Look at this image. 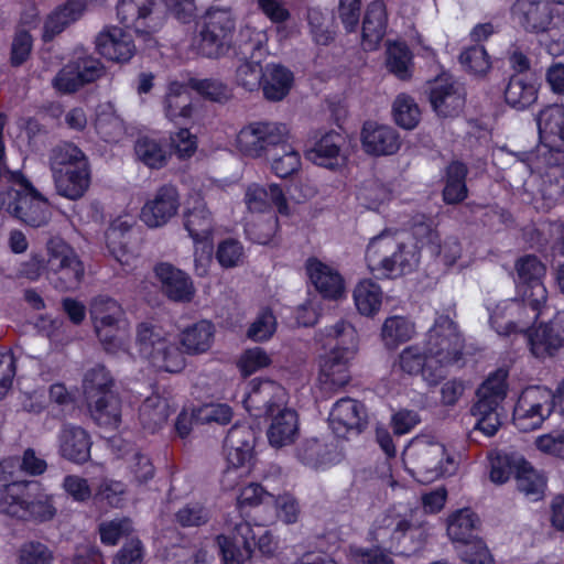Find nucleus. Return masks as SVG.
<instances>
[{"instance_id": "1", "label": "nucleus", "mask_w": 564, "mask_h": 564, "mask_svg": "<svg viewBox=\"0 0 564 564\" xmlns=\"http://www.w3.org/2000/svg\"><path fill=\"white\" fill-rule=\"evenodd\" d=\"M329 352L319 357L318 388L327 397L339 391L350 381L348 362L357 347V333L350 323L338 321L325 328Z\"/></svg>"}, {"instance_id": "2", "label": "nucleus", "mask_w": 564, "mask_h": 564, "mask_svg": "<svg viewBox=\"0 0 564 564\" xmlns=\"http://www.w3.org/2000/svg\"><path fill=\"white\" fill-rule=\"evenodd\" d=\"M0 513L35 524L53 520L57 513L53 496L32 480H14L0 486Z\"/></svg>"}, {"instance_id": "3", "label": "nucleus", "mask_w": 564, "mask_h": 564, "mask_svg": "<svg viewBox=\"0 0 564 564\" xmlns=\"http://www.w3.org/2000/svg\"><path fill=\"white\" fill-rule=\"evenodd\" d=\"M166 7L182 22H188L196 11L194 0H120L117 17L126 28L150 35L161 28Z\"/></svg>"}, {"instance_id": "4", "label": "nucleus", "mask_w": 564, "mask_h": 564, "mask_svg": "<svg viewBox=\"0 0 564 564\" xmlns=\"http://www.w3.org/2000/svg\"><path fill=\"white\" fill-rule=\"evenodd\" d=\"M488 459L490 464L489 477L492 482L502 485L513 477L518 490L530 500L538 501L543 498L547 478L521 454L495 451L489 454Z\"/></svg>"}, {"instance_id": "5", "label": "nucleus", "mask_w": 564, "mask_h": 564, "mask_svg": "<svg viewBox=\"0 0 564 564\" xmlns=\"http://www.w3.org/2000/svg\"><path fill=\"white\" fill-rule=\"evenodd\" d=\"M216 543L224 564H247L254 549L263 555H272L276 549V542L269 530L246 521L235 524L232 536L218 535Z\"/></svg>"}, {"instance_id": "6", "label": "nucleus", "mask_w": 564, "mask_h": 564, "mask_svg": "<svg viewBox=\"0 0 564 564\" xmlns=\"http://www.w3.org/2000/svg\"><path fill=\"white\" fill-rule=\"evenodd\" d=\"M112 384L109 371L100 365L84 376L83 389L91 417L101 426H116L120 421V401L111 390Z\"/></svg>"}, {"instance_id": "7", "label": "nucleus", "mask_w": 564, "mask_h": 564, "mask_svg": "<svg viewBox=\"0 0 564 564\" xmlns=\"http://www.w3.org/2000/svg\"><path fill=\"white\" fill-rule=\"evenodd\" d=\"M137 345L140 355L159 370L180 372L185 367L182 351L159 326L141 323L137 329Z\"/></svg>"}, {"instance_id": "8", "label": "nucleus", "mask_w": 564, "mask_h": 564, "mask_svg": "<svg viewBox=\"0 0 564 564\" xmlns=\"http://www.w3.org/2000/svg\"><path fill=\"white\" fill-rule=\"evenodd\" d=\"M424 350L431 357L433 367H441L444 380L446 367L459 361L463 357L464 338L456 323L446 315L438 316L426 334Z\"/></svg>"}, {"instance_id": "9", "label": "nucleus", "mask_w": 564, "mask_h": 564, "mask_svg": "<svg viewBox=\"0 0 564 564\" xmlns=\"http://www.w3.org/2000/svg\"><path fill=\"white\" fill-rule=\"evenodd\" d=\"M286 124L278 121H252L240 129L237 134V149L241 154L252 159L265 158L289 141Z\"/></svg>"}, {"instance_id": "10", "label": "nucleus", "mask_w": 564, "mask_h": 564, "mask_svg": "<svg viewBox=\"0 0 564 564\" xmlns=\"http://www.w3.org/2000/svg\"><path fill=\"white\" fill-rule=\"evenodd\" d=\"M556 390L545 387H531L519 397L513 411L514 424L521 431H532L554 412L560 414Z\"/></svg>"}, {"instance_id": "11", "label": "nucleus", "mask_w": 564, "mask_h": 564, "mask_svg": "<svg viewBox=\"0 0 564 564\" xmlns=\"http://www.w3.org/2000/svg\"><path fill=\"white\" fill-rule=\"evenodd\" d=\"M11 178L23 191L9 193L10 200L6 207L8 213L33 228L47 225L51 218L47 199L21 173H11Z\"/></svg>"}, {"instance_id": "12", "label": "nucleus", "mask_w": 564, "mask_h": 564, "mask_svg": "<svg viewBox=\"0 0 564 564\" xmlns=\"http://www.w3.org/2000/svg\"><path fill=\"white\" fill-rule=\"evenodd\" d=\"M47 275L61 291L77 289L83 276L84 265L73 248L62 238L54 237L47 242Z\"/></svg>"}, {"instance_id": "13", "label": "nucleus", "mask_w": 564, "mask_h": 564, "mask_svg": "<svg viewBox=\"0 0 564 564\" xmlns=\"http://www.w3.org/2000/svg\"><path fill=\"white\" fill-rule=\"evenodd\" d=\"M518 293L523 305L533 312V321L543 314L547 301V290L542 281L546 268L534 254H527L516 262Z\"/></svg>"}, {"instance_id": "14", "label": "nucleus", "mask_w": 564, "mask_h": 564, "mask_svg": "<svg viewBox=\"0 0 564 564\" xmlns=\"http://www.w3.org/2000/svg\"><path fill=\"white\" fill-rule=\"evenodd\" d=\"M236 20L227 9H210L204 17L199 32V50L203 55L217 58L231 47Z\"/></svg>"}, {"instance_id": "15", "label": "nucleus", "mask_w": 564, "mask_h": 564, "mask_svg": "<svg viewBox=\"0 0 564 564\" xmlns=\"http://www.w3.org/2000/svg\"><path fill=\"white\" fill-rule=\"evenodd\" d=\"M240 54L246 59L236 69V83L247 91H254L260 88L263 75V67L256 57L261 55L263 34L250 28L240 31Z\"/></svg>"}, {"instance_id": "16", "label": "nucleus", "mask_w": 564, "mask_h": 564, "mask_svg": "<svg viewBox=\"0 0 564 564\" xmlns=\"http://www.w3.org/2000/svg\"><path fill=\"white\" fill-rule=\"evenodd\" d=\"M256 443L254 431L246 424H235L231 426L224 441V451L229 468L224 474V486L232 487L230 477L236 474L240 467L248 465L253 458Z\"/></svg>"}, {"instance_id": "17", "label": "nucleus", "mask_w": 564, "mask_h": 564, "mask_svg": "<svg viewBox=\"0 0 564 564\" xmlns=\"http://www.w3.org/2000/svg\"><path fill=\"white\" fill-rule=\"evenodd\" d=\"M531 354L539 359L564 351V312H556L547 322L527 330Z\"/></svg>"}, {"instance_id": "18", "label": "nucleus", "mask_w": 564, "mask_h": 564, "mask_svg": "<svg viewBox=\"0 0 564 564\" xmlns=\"http://www.w3.org/2000/svg\"><path fill=\"white\" fill-rule=\"evenodd\" d=\"M285 402V390L272 380L257 379L250 382V390L243 400L246 410L256 417L271 416L281 411Z\"/></svg>"}, {"instance_id": "19", "label": "nucleus", "mask_w": 564, "mask_h": 564, "mask_svg": "<svg viewBox=\"0 0 564 564\" xmlns=\"http://www.w3.org/2000/svg\"><path fill=\"white\" fill-rule=\"evenodd\" d=\"M511 13L525 32L534 34L549 32L556 15L554 3L546 0H517Z\"/></svg>"}, {"instance_id": "20", "label": "nucleus", "mask_w": 564, "mask_h": 564, "mask_svg": "<svg viewBox=\"0 0 564 564\" xmlns=\"http://www.w3.org/2000/svg\"><path fill=\"white\" fill-rule=\"evenodd\" d=\"M429 101L440 117H454L465 106V96L449 74L443 73L429 82Z\"/></svg>"}, {"instance_id": "21", "label": "nucleus", "mask_w": 564, "mask_h": 564, "mask_svg": "<svg viewBox=\"0 0 564 564\" xmlns=\"http://www.w3.org/2000/svg\"><path fill=\"white\" fill-rule=\"evenodd\" d=\"M178 208V191L174 185L166 184L158 188L153 198L144 204L140 218L150 228L161 227L177 214Z\"/></svg>"}, {"instance_id": "22", "label": "nucleus", "mask_w": 564, "mask_h": 564, "mask_svg": "<svg viewBox=\"0 0 564 564\" xmlns=\"http://www.w3.org/2000/svg\"><path fill=\"white\" fill-rule=\"evenodd\" d=\"M97 52L109 61L124 63L135 53L131 35L118 26H106L95 40Z\"/></svg>"}, {"instance_id": "23", "label": "nucleus", "mask_w": 564, "mask_h": 564, "mask_svg": "<svg viewBox=\"0 0 564 564\" xmlns=\"http://www.w3.org/2000/svg\"><path fill=\"white\" fill-rule=\"evenodd\" d=\"M59 455L75 464H84L90 458L91 438L82 426L65 423L62 425L58 436Z\"/></svg>"}, {"instance_id": "24", "label": "nucleus", "mask_w": 564, "mask_h": 564, "mask_svg": "<svg viewBox=\"0 0 564 564\" xmlns=\"http://www.w3.org/2000/svg\"><path fill=\"white\" fill-rule=\"evenodd\" d=\"M329 422L338 436H345L350 431L360 433L366 424V409L355 399L341 398L334 404Z\"/></svg>"}, {"instance_id": "25", "label": "nucleus", "mask_w": 564, "mask_h": 564, "mask_svg": "<svg viewBox=\"0 0 564 564\" xmlns=\"http://www.w3.org/2000/svg\"><path fill=\"white\" fill-rule=\"evenodd\" d=\"M163 293L174 302L192 301L195 289L193 282L185 272L170 263H160L155 267Z\"/></svg>"}, {"instance_id": "26", "label": "nucleus", "mask_w": 564, "mask_h": 564, "mask_svg": "<svg viewBox=\"0 0 564 564\" xmlns=\"http://www.w3.org/2000/svg\"><path fill=\"white\" fill-rule=\"evenodd\" d=\"M541 142L552 151L564 152V106L553 105L538 117Z\"/></svg>"}, {"instance_id": "27", "label": "nucleus", "mask_w": 564, "mask_h": 564, "mask_svg": "<svg viewBox=\"0 0 564 564\" xmlns=\"http://www.w3.org/2000/svg\"><path fill=\"white\" fill-rule=\"evenodd\" d=\"M58 195L77 200L82 198L90 185V169L88 163L52 173Z\"/></svg>"}, {"instance_id": "28", "label": "nucleus", "mask_w": 564, "mask_h": 564, "mask_svg": "<svg viewBox=\"0 0 564 564\" xmlns=\"http://www.w3.org/2000/svg\"><path fill=\"white\" fill-rule=\"evenodd\" d=\"M400 367L409 375H421L429 386L435 387L443 381L440 366L433 367L431 357L417 346H409L400 354Z\"/></svg>"}, {"instance_id": "29", "label": "nucleus", "mask_w": 564, "mask_h": 564, "mask_svg": "<svg viewBox=\"0 0 564 564\" xmlns=\"http://www.w3.org/2000/svg\"><path fill=\"white\" fill-rule=\"evenodd\" d=\"M306 271L311 282L324 297L337 300L343 295V278L332 267L311 258L306 261Z\"/></svg>"}, {"instance_id": "30", "label": "nucleus", "mask_w": 564, "mask_h": 564, "mask_svg": "<svg viewBox=\"0 0 564 564\" xmlns=\"http://www.w3.org/2000/svg\"><path fill=\"white\" fill-rule=\"evenodd\" d=\"M508 387V371L497 369L477 389L478 399L473 409H484L487 413L495 412L507 397Z\"/></svg>"}, {"instance_id": "31", "label": "nucleus", "mask_w": 564, "mask_h": 564, "mask_svg": "<svg viewBox=\"0 0 564 564\" xmlns=\"http://www.w3.org/2000/svg\"><path fill=\"white\" fill-rule=\"evenodd\" d=\"M267 435L272 447L281 448L294 443L299 436V417L294 410L283 409L271 415Z\"/></svg>"}, {"instance_id": "32", "label": "nucleus", "mask_w": 564, "mask_h": 564, "mask_svg": "<svg viewBox=\"0 0 564 564\" xmlns=\"http://www.w3.org/2000/svg\"><path fill=\"white\" fill-rule=\"evenodd\" d=\"M245 200L250 212L263 213L274 205L281 215L289 214L286 199L276 184H271L268 188L258 184L250 185L246 191Z\"/></svg>"}, {"instance_id": "33", "label": "nucleus", "mask_w": 564, "mask_h": 564, "mask_svg": "<svg viewBox=\"0 0 564 564\" xmlns=\"http://www.w3.org/2000/svg\"><path fill=\"white\" fill-rule=\"evenodd\" d=\"M538 86L532 76L513 74L505 88V101L511 108L524 110L538 99Z\"/></svg>"}, {"instance_id": "34", "label": "nucleus", "mask_w": 564, "mask_h": 564, "mask_svg": "<svg viewBox=\"0 0 564 564\" xmlns=\"http://www.w3.org/2000/svg\"><path fill=\"white\" fill-rule=\"evenodd\" d=\"M184 227L195 242L207 240L214 230V218L206 203L195 197L184 213Z\"/></svg>"}, {"instance_id": "35", "label": "nucleus", "mask_w": 564, "mask_h": 564, "mask_svg": "<svg viewBox=\"0 0 564 564\" xmlns=\"http://www.w3.org/2000/svg\"><path fill=\"white\" fill-rule=\"evenodd\" d=\"M293 74L280 64H267L260 87L269 101H280L286 97L293 84Z\"/></svg>"}, {"instance_id": "36", "label": "nucleus", "mask_w": 564, "mask_h": 564, "mask_svg": "<svg viewBox=\"0 0 564 564\" xmlns=\"http://www.w3.org/2000/svg\"><path fill=\"white\" fill-rule=\"evenodd\" d=\"M411 241L409 245H416L421 251L427 249L432 256L441 253V237L434 220L424 214H416L410 220Z\"/></svg>"}, {"instance_id": "37", "label": "nucleus", "mask_w": 564, "mask_h": 564, "mask_svg": "<svg viewBox=\"0 0 564 564\" xmlns=\"http://www.w3.org/2000/svg\"><path fill=\"white\" fill-rule=\"evenodd\" d=\"M387 32V10L383 1H373L367 8L362 22L364 43L368 50H375Z\"/></svg>"}, {"instance_id": "38", "label": "nucleus", "mask_w": 564, "mask_h": 564, "mask_svg": "<svg viewBox=\"0 0 564 564\" xmlns=\"http://www.w3.org/2000/svg\"><path fill=\"white\" fill-rule=\"evenodd\" d=\"M479 525L480 519L471 508L457 509L447 518V535L459 545L475 538Z\"/></svg>"}, {"instance_id": "39", "label": "nucleus", "mask_w": 564, "mask_h": 564, "mask_svg": "<svg viewBox=\"0 0 564 564\" xmlns=\"http://www.w3.org/2000/svg\"><path fill=\"white\" fill-rule=\"evenodd\" d=\"M170 413L169 401L159 394H152L141 404L139 420L145 431L155 433L166 423Z\"/></svg>"}, {"instance_id": "40", "label": "nucleus", "mask_w": 564, "mask_h": 564, "mask_svg": "<svg viewBox=\"0 0 564 564\" xmlns=\"http://www.w3.org/2000/svg\"><path fill=\"white\" fill-rule=\"evenodd\" d=\"M343 138L335 132L324 134L307 152V158L316 165L335 169L341 160L340 143Z\"/></svg>"}, {"instance_id": "41", "label": "nucleus", "mask_w": 564, "mask_h": 564, "mask_svg": "<svg viewBox=\"0 0 564 564\" xmlns=\"http://www.w3.org/2000/svg\"><path fill=\"white\" fill-rule=\"evenodd\" d=\"M85 8L84 0H69L64 6L52 12L44 24L43 39L51 41L67 25L75 22L82 15Z\"/></svg>"}, {"instance_id": "42", "label": "nucleus", "mask_w": 564, "mask_h": 564, "mask_svg": "<svg viewBox=\"0 0 564 564\" xmlns=\"http://www.w3.org/2000/svg\"><path fill=\"white\" fill-rule=\"evenodd\" d=\"M90 317L94 325H106L112 328L123 317V310L119 303L108 295L95 296L89 306Z\"/></svg>"}, {"instance_id": "43", "label": "nucleus", "mask_w": 564, "mask_h": 564, "mask_svg": "<svg viewBox=\"0 0 564 564\" xmlns=\"http://www.w3.org/2000/svg\"><path fill=\"white\" fill-rule=\"evenodd\" d=\"M192 110L188 89L178 83L171 84L164 98L165 116L171 121H176L178 118H189Z\"/></svg>"}, {"instance_id": "44", "label": "nucleus", "mask_w": 564, "mask_h": 564, "mask_svg": "<svg viewBox=\"0 0 564 564\" xmlns=\"http://www.w3.org/2000/svg\"><path fill=\"white\" fill-rule=\"evenodd\" d=\"M213 338V324L200 321L182 333L181 343L188 354H202L210 348Z\"/></svg>"}, {"instance_id": "45", "label": "nucleus", "mask_w": 564, "mask_h": 564, "mask_svg": "<svg viewBox=\"0 0 564 564\" xmlns=\"http://www.w3.org/2000/svg\"><path fill=\"white\" fill-rule=\"evenodd\" d=\"M421 251L416 245L400 242L390 256V280L412 273L419 265Z\"/></svg>"}, {"instance_id": "46", "label": "nucleus", "mask_w": 564, "mask_h": 564, "mask_svg": "<svg viewBox=\"0 0 564 564\" xmlns=\"http://www.w3.org/2000/svg\"><path fill=\"white\" fill-rule=\"evenodd\" d=\"M414 55L405 42L390 41V74L408 82L414 73Z\"/></svg>"}, {"instance_id": "47", "label": "nucleus", "mask_w": 564, "mask_h": 564, "mask_svg": "<svg viewBox=\"0 0 564 564\" xmlns=\"http://www.w3.org/2000/svg\"><path fill=\"white\" fill-rule=\"evenodd\" d=\"M387 229L381 230L373 237L366 250V260L368 268L375 279L384 280L388 278V253L384 243Z\"/></svg>"}, {"instance_id": "48", "label": "nucleus", "mask_w": 564, "mask_h": 564, "mask_svg": "<svg viewBox=\"0 0 564 564\" xmlns=\"http://www.w3.org/2000/svg\"><path fill=\"white\" fill-rule=\"evenodd\" d=\"M88 163L84 152L73 143L64 142L54 147L50 154L52 173Z\"/></svg>"}, {"instance_id": "49", "label": "nucleus", "mask_w": 564, "mask_h": 564, "mask_svg": "<svg viewBox=\"0 0 564 564\" xmlns=\"http://www.w3.org/2000/svg\"><path fill=\"white\" fill-rule=\"evenodd\" d=\"M302 166L301 155L288 141L274 151L271 169L279 177L285 178L297 173Z\"/></svg>"}, {"instance_id": "50", "label": "nucleus", "mask_w": 564, "mask_h": 564, "mask_svg": "<svg viewBox=\"0 0 564 564\" xmlns=\"http://www.w3.org/2000/svg\"><path fill=\"white\" fill-rule=\"evenodd\" d=\"M516 307L514 301H502L490 311L489 324L498 335L510 336L521 332L518 324L511 318Z\"/></svg>"}, {"instance_id": "51", "label": "nucleus", "mask_w": 564, "mask_h": 564, "mask_svg": "<svg viewBox=\"0 0 564 564\" xmlns=\"http://www.w3.org/2000/svg\"><path fill=\"white\" fill-rule=\"evenodd\" d=\"M134 152L138 160L150 169H161L167 163V151L154 139L139 138L134 144Z\"/></svg>"}, {"instance_id": "52", "label": "nucleus", "mask_w": 564, "mask_h": 564, "mask_svg": "<svg viewBox=\"0 0 564 564\" xmlns=\"http://www.w3.org/2000/svg\"><path fill=\"white\" fill-rule=\"evenodd\" d=\"M392 116L397 126L412 130L420 122L421 111L413 97L400 94L393 102Z\"/></svg>"}, {"instance_id": "53", "label": "nucleus", "mask_w": 564, "mask_h": 564, "mask_svg": "<svg viewBox=\"0 0 564 564\" xmlns=\"http://www.w3.org/2000/svg\"><path fill=\"white\" fill-rule=\"evenodd\" d=\"M354 300L357 310L362 315L369 316L379 311L382 302V293L377 284L370 281H364L356 286Z\"/></svg>"}, {"instance_id": "54", "label": "nucleus", "mask_w": 564, "mask_h": 564, "mask_svg": "<svg viewBox=\"0 0 564 564\" xmlns=\"http://www.w3.org/2000/svg\"><path fill=\"white\" fill-rule=\"evenodd\" d=\"M388 129L375 121H367L361 132L365 151L372 155H386L388 150Z\"/></svg>"}, {"instance_id": "55", "label": "nucleus", "mask_w": 564, "mask_h": 564, "mask_svg": "<svg viewBox=\"0 0 564 564\" xmlns=\"http://www.w3.org/2000/svg\"><path fill=\"white\" fill-rule=\"evenodd\" d=\"M329 455L328 446L317 438L305 440L296 448L297 458L312 468L327 464L330 460Z\"/></svg>"}, {"instance_id": "56", "label": "nucleus", "mask_w": 564, "mask_h": 564, "mask_svg": "<svg viewBox=\"0 0 564 564\" xmlns=\"http://www.w3.org/2000/svg\"><path fill=\"white\" fill-rule=\"evenodd\" d=\"M53 560V551L40 541H25L18 550V564H52Z\"/></svg>"}, {"instance_id": "57", "label": "nucleus", "mask_w": 564, "mask_h": 564, "mask_svg": "<svg viewBox=\"0 0 564 564\" xmlns=\"http://www.w3.org/2000/svg\"><path fill=\"white\" fill-rule=\"evenodd\" d=\"M459 558L468 564H492L494 558L485 541L477 535L456 546Z\"/></svg>"}, {"instance_id": "58", "label": "nucleus", "mask_w": 564, "mask_h": 564, "mask_svg": "<svg viewBox=\"0 0 564 564\" xmlns=\"http://www.w3.org/2000/svg\"><path fill=\"white\" fill-rule=\"evenodd\" d=\"M460 64L475 75H485L490 66V58L482 45L475 44L465 48L459 55Z\"/></svg>"}, {"instance_id": "59", "label": "nucleus", "mask_w": 564, "mask_h": 564, "mask_svg": "<svg viewBox=\"0 0 564 564\" xmlns=\"http://www.w3.org/2000/svg\"><path fill=\"white\" fill-rule=\"evenodd\" d=\"M307 22L312 39L317 45H328L334 41L335 32L329 28L328 17L321 10L310 9Z\"/></svg>"}, {"instance_id": "60", "label": "nucleus", "mask_w": 564, "mask_h": 564, "mask_svg": "<svg viewBox=\"0 0 564 564\" xmlns=\"http://www.w3.org/2000/svg\"><path fill=\"white\" fill-rule=\"evenodd\" d=\"M262 12L276 24V31L281 36H286L285 23L291 19L290 11L285 8L283 0H258Z\"/></svg>"}, {"instance_id": "61", "label": "nucleus", "mask_w": 564, "mask_h": 564, "mask_svg": "<svg viewBox=\"0 0 564 564\" xmlns=\"http://www.w3.org/2000/svg\"><path fill=\"white\" fill-rule=\"evenodd\" d=\"M216 258L223 268L237 267L242 261L243 247L236 239H225L218 245Z\"/></svg>"}, {"instance_id": "62", "label": "nucleus", "mask_w": 564, "mask_h": 564, "mask_svg": "<svg viewBox=\"0 0 564 564\" xmlns=\"http://www.w3.org/2000/svg\"><path fill=\"white\" fill-rule=\"evenodd\" d=\"M193 87L206 98L223 102L231 97L230 88L218 79H200L193 83Z\"/></svg>"}, {"instance_id": "63", "label": "nucleus", "mask_w": 564, "mask_h": 564, "mask_svg": "<svg viewBox=\"0 0 564 564\" xmlns=\"http://www.w3.org/2000/svg\"><path fill=\"white\" fill-rule=\"evenodd\" d=\"M270 364V356L262 348L254 347L243 352L239 360V368L245 376H250Z\"/></svg>"}, {"instance_id": "64", "label": "nucleus", "mask_w": 564, "mask_h": 564, "mask_svg": "<svg viewBox=\"0 0 564 564\" xmlns=\"http://www.w3.org/2000/svg\"><path fill=\"white\" fill-rule=\"evenodd\" d=\"M348 556L351 561L360 564H388L386 550L380 546L362 547L350 545Z\"/></svg>"}]
</instances>
